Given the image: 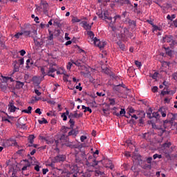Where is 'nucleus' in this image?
<instances>
[{
  "instance_id": "4468645a",
  "label": "nucleus",
  "mask_w": 177,
  "mask_h": 177,
  "mask_svg": "<svg viewBox=\"0 0 177 177\" xmlns=\"http://www.w3.org/2000/svg\"><path fill=\"white\" fill-rule=\"evenodd\" d=\"M114 24H115V21H111V22H109V27L111 28L113 32H115V31H117V27H115Z\"/></svg>"
},
{
  "instance_id": "49530a36",
  "label": "nucleus",
  "mask_w": 177,
  "mask_h": 177,
  "mask_svg": "<svg viewBox=\"0 0 177 177\" xmlns=\"http://www.w3.org/2000/svg\"><path fill=\"white\" fill-rule=\"evenodd\" d=\"M153 160H156V158H162V155H160L158 153H155L153 156Z\"/></svg>"
},
{
  "instance_id": "f8f14e48",
  "label": "nucleus",
  "mask_w": 177,
  "mask_h": 177,
  "mask_svg": "<svg viewBox=\"0 0 177 177\" xmlns=\"http://www.w3.org/2000/svg\"><path fill=\"white\" fill-rule=\"evenodd\" d=\"M5 145L9 147L10 146H17V142L16 140L10 141L9 140H7L5 142Z\"/></svg>"
},
{
  "instance_id": "6ab92c4d",
  "label": "nucleus",
  "mask_w": 177,
  "mask_h": 177,
  "mask_svg": "<svg viewBox=\"0 0 177 177\" xmlns=\"http://www.w3.org/2000/svg\"><path fill=\"white\" fill-rule=\"evenodd\" d=\"M164 49L167 56H172V50L169 49V47H164Z\"/></svg>"
},
{
  "instance_id": "864d4df0",
  "label": "nucleus",
  "mask_w": 177,
  "mask_h": 177,
  "mask_svg": "<svg viewBox=\"0 0 177 177\" xmlns=\"http://www.w3.org/2000/svg\"><path fill=\"white\" fill-rule=\"evenodd\" d=\"M136 110H135L133 108H132V107H130V108H129V114H132L133 113H136Z\"/></svg>"
},
{
  "instance_id": "774afa93",
  "label": "nucleus",
  "mask_w": 177,
  "mask_h": 177,
  "mask_svg": "<svg viewBox=\"0 0 177 177\" xmlns=\"http://www.w3.org/2000/svg\"><path fill=\"white\" fill-rule=\"evenodd\" d=\"M151 161H153V158L149 157L148 158H147V164L151 165Z\"/></svg>"
},
{
  "instance_id": "79ce46f5",
  "label": "nucleus",
  "mask_w": 177,
  "mask_h": 177,
  "mask_svg": "<svg viewBox=\"0 0 177 177\" xmlns=\"http://www.w3.org/2000/svg\"><path fill=\"white\" fill-rule=\"evenodd\" d=\"M71 171H72V174H77V169H78V167H77V166H72L71 167Z\"/></svg>"
},
{
  "instance_id": "5701e85b",
  "label": "nucleus",
  "mask_w": 177,
  "mask_h": 177,
  "mask_svg": "<svg viewBox=\"0 0 177 177\" xmlns=\"http://www.w3.org/2000/svg\"><path fill=\"white\" fill-rule=\"evenodd\" d=\"M22 35H24V37H31V30H23Z\"/></svg>"
},
{
  "instance_id": "8fccbe9b",
  "label": "nucleus",
  "mask_w": 177,
  "mask_h": 177,
  "mask_svg": "<svg viewBox=\"0 0 177 177\" xmlns=\"http://www.w3.org/2000/svg\"><path fill=\"white\" fill-rule=\"evenodd\" d=\"M158 133L160 135V136H162V133H164V132H165V129H162V128H158Z\"/></svg>"
},
{
  "instance_id": "09e8293b",
  "label": "nucleus",
  "mask_w": 177,
  "mask_h": 177,
  "mask_svg": "<svg viewBox=\"0 0 177 177\" xmlns=\"http://www.w3.org/2000/svg\"><path fill=\"white\" fill-rule=\"evenodd\" d=\"M131 171H133V172H134L135 174H138V166L135 165L133 167H131Z\"/></svg>"
},
{
  "instance_id": "0e129e2a",
  "label": "nucleus",
  "mask_w": 177,
  "mask_h": 177,
  "mask_svg": "<svg viewBox=\"0 0 177 177\" xmlns=\"http://www.w3.org/2000/svg\"><path fill=\"white\" fill-rule=\"evenodd\" d=\"M61 117L63 118V121H67V115H66V113H62Z\"/></svg>"
},
{
  "instance_id": "5fc2aeb1",
  "label": "nucleus",
  "mask_w": 177,
  "mask_h": 177,
  "mask_svg": "<svg viewBox=\"0 0 177 177\" xmlns=\"http://www.w3.org/2000/svg\"><path fill=\"white\" fill-rule=\"evenodd\" d=\"M72 21H73V23H80V21H81V19H78V18H77V17H73V18L72 19Z\"/></svg>"
},
{
  "instance_id": "c03bdc74",
  "label": "nucleus",
  "mask_w": 177,
  "mask_h": 177,
  "mask_svg": "<svg viewBox=\"0 0 177 177\" xmlns=\"http://www.w3.org/2000/svg\"><path fill=\"white\" fill-rule=\"evenodd\" d=\"M105 46H106V41H100L99 46H98V48H100V49H102Z\"/></svg>"
},
{
  "instance_id": "680f3d73",
  "label": "nucleus",
  "mask_w": 177,
  "mask_h": 177,
  "mask_svg": "<svg viewBox=\"0 0 177 177\" xmlns=\"http://www.w3.org/2000/svg\"><path fill=\"white\" fill-rule=\"evenodd\" d=\"M3 79H4V81H6H6H9V80L11 82H13V81H14L13 78L9 77H4Z\"/></svg>"
},
{
  "instance_id": "4be33fe9",
  "label": "nucleus",
  "mask_w": 177,
  "mask_h": 177,
  "mask_svg": "<svg viewBox=\"0 0 177 177\" xmlns=\"http://www.w3.org/2000/svg\"><path fill=\"white\" fill-rule=\"evenodd\" d=\"M34 43L36 46H42V45H44V40L39 41L38 40L34 39Z\"/></svg>"
},
{
  "instance_id": "de8ad7c7",
  "label": "nucleus",
  "mask_w": 177,
  "mask_h": 177,
  "mask_svg": "<svg viewBox=\"0 0 177 177\" xmlns=\"http://www.w3.org/2000/svg\"><path fill=\"white\" fill-rule=\"evenodd\" d=\"M73 64H75V66H77V67H80L81 66V62L80 61H75L74 62L73 60H71Z\"/></svg>"
},
{
  "instance_id": "c9c22d12",
  "label": "nucleus",
  "mask_w": 177,
  "mask_h": 177,
  "mask_svg": "<svg viewBox=\"0 0 177 177\" xmlns=\"http://www.w3.org/2000/svg\"><path fill=\"white\" fill-rule=\"evenodd\" d=\"M41 120H38L39 124H40L41 125H42V124H48V120H46V119L43 118Z\"/></svg>"
},
{
  "instance_id": "ea45409f",
  "label": "nucleus",
  "mask_w": 177,
  "mask_h": 177,
  "mask_svg": "<svg viewBox=\"0 0 177 177\" xmlns=\"http://www.w3.org/2000/svg\"><path fill=\"white\" fill-rule=\"evenodd\" d=\"M0 88H1V91H3V92H6V91L8 89V86L5 85V84H1Z\"/></svg>"
},
{
  "instance_id": "c756f323",
  "label": "nucleus",
  "mask_w": 177,
  "mask_h": 177,
  "mask_svg": "<svg viewBox=\"0 0 177 177\" xmlns=\"http://www.w3.org/2000/svg\"><path fill=\"white\" fill-rule=\"evenodd\" d=\"M31 167V164L28 162V164L22 167V174L24 175V171H27V168Z\"/></svg>"
},
{
  "instance_id": "338daca9",
  "label": "nucleus",
  "mask_w": 177,
  "mask_h": 177,
  "mask_svg": "<svg viewBox=\"0 0 177 177\" xmlns=\"http://www.w3.org/2000/svg\"><path fill=\"white\" fill-rule=\"evenodd\" d=\"M43 10L45 12H48V4H44L43 5Z\"/></svg>"
},
{
  "instance_id": "bb28decb",
  "label": "nucleus",
  "mask_w": 177,
  "mask_h": 177,
  "mask_svg": "<svg viewBox=\"0 0 177 177\" xmlns=\"http://www.w3.org/2000/svg\"><path fill=\"white\" fill-rule=\"evenodd\" d=\"M176 17V15L175 14L171 15V16L169 15L167 16V20H169L170 21H172L174 19H175Z\"/></svg>"
},
{
  "instance_id": "412c9836",
  "label": "nucleus",
  "mask_w": 177,
  "mask_h": 177,
  "mask_svg": "<svg viewBox=\"0 0 177 177\" xmlns=\"http://www.w3.org/2000/svg\"><path fill=\"white\" fill-rule=\"evenodd\" d=\"M117 45H118L120 49H121V50H125V45L124 44H122V42L121 41H118L117 43Z\"/></svg>"
},
{
  "instance_id": "ddd939ff",
  "label": "nucleus",
  "mask_w": 177,
  "mask_h": 177,
  "mask_svg": "<svg viewBox=\"0 0 177 177\" xmlns=\"http://www.w3.org/2000/svg\"><path fill=\"white\" fill-rule=\"evenodd\" d=\"M137 116H138V118H145L146 113H145V111H136Z\"/></svg>"
},
{
  "instance_id": "9d476101",
  "label": "nucleus",
  "mask_w": 177,
  "mask_h": 177,
  "mask_svg": "<svg viewBox=\"0 0 177 177\" xmlns=\"http://www.w3.org/2000/svg\"><path fill=\"white\" fill-rule=\"evenodd\" d=\"M167 109L166 107H161L158 109L159 113L162 115V117H167Z\"/></svg>"
},
{
  "instance_id": "a19ab883",
  "label": "nucleus",
  "mask_w": 177,
  "mask_h": 177,
  "mask_svg": "<svg viewBox=\"0 0 177 177\" xmlns=\"http://www.w3.org/2000/svg\"><path fill=\"white\" fill-rule=\"evenodd\" d=\"M87 35L90 37V38H91V39H93V38H95V34L93 31H88Z\"/></svg>"
},
{
  "instance_id": "7ed1b4c3",
  "label": "nucleus",
  "mask_w": 177,
  "mask_h": 177,
  "mask_svg": "<svg viewBox=\"0 0 177 177\" xmlns=\"http://www.w3.org/2000/svg\"><path fill=\"white\" fill-rule=\"evenodd\" d=\"M98 17L106 21V23H111L113 21V17L109 15V11H104L103 13H97Z\"/></svg>"
},
{
  "instance_id": "13d9d810",
  "label": "nucleus",
  "mask_w": 177,
  "mask_h": 177,
  "mask_svg": "<svg viewBox=\"0 0 177 177\" xmlns=\"http://www.w3.org/2000/svg\"><path fill=\"white\" fill-rule=\"evenodd\" d=\"M135 64L139 68L142 67V62L139 61H135Z\"/></svg>"
},
{
  "instance_id": "a878e982",
  "label": "nucleus",
  "mask_w": 177,
  "mask_h": 177,
  "mask_svg": "<svg viewBox=\"0 0 177 177\" xmlns=\"http://www.w3.org/2000/svg\"><path fill=\"white\" fill-rule=\"evenodd\" d=\"M69 123H70V129H74V125H75V121H74V119H69Z\"/></svg>"
},
{
  "instance_id": "f03ea898",
  "label": "nucleus",
  "mask_w": 177,
  "mask_h": 177,
  "mask_svg": "<svg viewBox=\"0 0 177 177\" xmlns=\"http://www.w3.org/2000/svg\"><path fill=\"white\" fill-rule=\"evenodd\" d=\"M162 42V44H165V42H167V44H170L169 45L171 49L174 48V46H175V45H177V42L175 40V39H174V36L171 35H165V36H163Z\"/></svg>"
},
{
  "instance_id": "f3484780",
  "label": "nucleus",
  "mask_w": 177,
  "mask_h": 177,
  "mask_svg": "<svg viewBox=\"0 0 177 177\" xmlns=\"http://www.w3.org/2000/svg\"><path fill=\"white\" fill-rule=\"evenodd\" d=\"M15 85V89H21L23 86H24V82H21L20 81H17Z\"/></svg>"
},
{
  "instance_id": "a211bd4d",
  "label": "nucleus",
  "mask_w": 177,
  "mask_h": 177,
  "mask_svg": "<svg viewBox=\"0 0 177 177\" xmlns=\"http://www.w3.org/2000/svg\"><path fill=\"white\" fill-rule=\"evenodd\" d=\"M68 118L71 120H74V118H77V111H74V113H69Z\"/></svg>"
},
{
  "instance_id": "2f4dec72",
  "label": "nucleus",
  "mask_w": 177,
  "mask_h": 177,
  "mask_svg": "<svg viewBox=\"0 0 177 177\" xmlns=\"http://www.w3.org/2000/svg\"><path fill=\"white\" fill-rule=\"evenodd\" d=\"M125 109H121V111H120V115H121V117H127V118H129V117L125 115Z\"/></svg>"
},
{
  "instance_id": "473e14b6",
  "label": "nucleus",
  "mask_w": 177,
  "mask_h": 177,
  "mask_svg": "<svg viewBox=\"0 0 177 177\" xmlns=\"http://www.w3.org/2000/svg\"><path fill=\"white\" fill-rule=\"evenodd\" d=\"M104 175V172L101 171L100 170L95 171V176H103Z\"/></svg>"
},
{
  "instance_id": "20e7f679",
  "label": "nucleus",
  "mask_w": 177,
  "mask_h": 177,
  "mask_svg": "<svg viewBox=\"0 0 177 177\" xmlns=\"http://www.w3.org/2000/svg\"><path fill=\"white\" fill-rule=\"evenodd\" d=\"M66 161V156L64 155H57L51 159V162L56 164L57 162H64Z\"/></svg>"
},
{
  "instance_id": "39448f33",
  "label": "nucleus",
  "mask_w": 177,
  "mask_h": 177,
  "mask_svg": "<svg viewBox=\"0 0 177 177\" xmlns=\"http://www.w3.org/2000/svg\"><path fill=\"white\" fill-rule=\"evenodd\" d=\"M167 118L169 120H164V124H170V125H173L174 124V121H175L176 118V116L175 115V114L174 113H169L167 114Z\"/></svg>"
},
{
  "instance_id": "f257e3e1",
  "label": "nucleus",
  "mask_w": 177,
  "mask_h": 177,
  "mask_svg": "<svg viewBox=\"0 0 177 177\" xmlns=\"http://www.w3.org/2000/svg\"><path fill=\"white\" fill-rule=\"evenodd\" d=\"M81 156L83 159L84 158V160H86V165L87 167H96V165H97V164H99V162H103V160L97 161L96 157L95 156V155L88 156V159H87L86 154L85 153L84 151L82 152Z\"/></svg>"
},
{
  "instance_id": "393cba45",
  "label": "nucleus",
  "mask_w": 177,
  "mask_h": 177,
  "mask_svg": "<svg viewBox=\"0 0 177 177\" xmlns=\"http://www.w3.org/2000/svg\"><path fill=\"white\" fill-rule=\"evenodd\" d=\"M142 168L143 169H151V165L145 162L143 164Z\"/></svg>"
},
{
  "instance_id": "423d86ee",
  "label": "nucleus",
  "mask_w": 177,
  "mask_h": 177,
  "mask_svg": "<svg viewBox=\"0 0 177 177\" xmlns=\"http://www.w3.org/2000/svg\"><path fill=\"white\" fill-rule=\"evenodd\" d=\"M17 109V107H16L15 106V102L14 101H12L10 102H9L8 111L10 113H15V111H16Z\"/></svg>"
},
{
  "instance_id": "e433bc0d",
  "label": "nucleus",
  "mask_w": 177,
  "mask_h": 177,
  "mask_svg": "<svg viewBox=\"0 0 177 177\" xmlns=\"http://www.w3.org/2000/svg\"><path fill=\"white\" fill-rule=\"evenodd\" d=\"M109 100L110 102L109 104L111 106H115V99H114V98H109Z\"/></svg>"
},
{
  "instance_id": "9b49d317",
  "label": "nucleus",
  "mask_w": 177,
  "mask_h": 177,
  "mask_svg": "<svg viewBox=\"0 0 177 177\" xmlns=\"http://www.w3.org/2000/svg\"><path fill=\"white\" fill-rule=\"evenodd\" d=\"M104 162L106 163L105 165L106 168H110V169H114V165H113L111 160H105Z\"/></svg>"
},
{
  "instance_id": "e2e57ef3",
  "label": "nucleus",
  "mask_w": 177,
  "mask_h": 177,
  "mask_svg": "<svg viewBox=\"0 0 177 177\" xmlns=\"http://www.w3.org/2000/svg\"><path fill=\"white\" fill-rule=\"evenodd\" d=\"M169 93H171V91H161V95H162V96H164L165 95H169Z\"/></svg>"
},
{
  "instance_id": "cd10ccee",
  "label": "nucleus",
  "mask_w": 177,
  "mask_h": 177,
  "mask_svg": "<svg viewBox=\"0 0 177 177\" xmlns=\"http://www.w3.org/2000/svg\"><path fill=\"white\" fill-rule=\"evenodd\" d=\"M93 42H94V45H95V46H98L99 45H100V40L99 39H97V37H95L93 39Z\"/></svg>"
},
{
  "instance_id": "72a5a7b5",
  "label": "nucleus",
  "mask_w": 177,
  "mask_h": 177,
  "mask_svg": "<svg viewBox=\"0 0 177 177\" xmlns=\"http://www.w3.org/2000/svg\"><path fill=\"white\" fill-rule=\"evenodd\" d=\"M19 68H20V66H19V65L15 64L13 72H12V74H15V73H18Z\"/></svg>"
},
{
  "instance_id": "603ef678",
  "label": "nucleus",
  "mask_w": 177,
  "mask_h": 177,
  "mask_svg": "<svg viewBox=\"0 0 177 177\" xmlns=\"http://www.w3.org/2000/svg\"><path fill=\"white\" fill-rule=\"evenodd\" d=\"M54 35L55 37H59V35H60V30L59 29L55 30Z\"/></svg>"
},
{
  "instance_id": "aec40b11",
  "label": "nucleus",
  "mask_w": 177,
  "mask_h": 177,
  "mask_svg": "<svg viewBox=\"0 0 177 177\" xmlns=\"http://www.w3.org/2000/svg\"><path fill=\"white\" fill-rule=\"evenodd\" d=\"M83 27L86 30H91V28H92V25H89L86 21H83Z\"/></svg>"
},
{
  "instance_id": "f704fd0d",
  "label": "nucleus",
  "mask_w": 177,
  "mask_h": 177,
  "mask_svg": "<svg viewBox=\"0 0 177 177\" xmlns=\"http://www.w3.org/2000/svg\"><path fill=\"white\" fill-rule=\"evenodd\" d=\"M138 122L140 127H143V125H145V118H139Z\"/></svg>"
},
{
  "instance_id": "6e6552de",
  "label": "nucleus",
  "mask_w": 177,
  "mask_h": 177,
  "mask_svg": "<svg viewBox=\"0 0 177 177\" xmlns=\"http://www.w3.org/2000/svg\"><path fill=\"white\" fill-rule=\"evenodd\" d=\"M128 24L132 30H135L136 28V21L129 19Z\"/></svg>"
},
{
  "instance_id": "c85d7f7f",
  "label": "nucleus",
  "mask_w": 177,
  "mask_h": 177,
  "mask_svg": "<svg viewBox=\"0 0 177 177\" xmlns=\"http://www.w3.org/2000/svg\"><path fill=\"white\" fill-rule=\"evenodd\" d=\"M152 113H153V110H151V108H149L147 112V117H148V118H149V120H151V118H152V117H151Z\"/></svg>"
},
{
  "instance_id": "2eb2a0df",
  "label": "nucleus",
  "mask_w": 177,
  "mask_h": 177,
  "mask_svg": "<svg viewBox=\"0 0 177 177\" xmlns=\"http://www.w3.org/2000/svg\"><path fill=\"white\" fill-rule=\"evenodd\" d=\"M61 21H62L57 19H54L53 26H56L57 27H58V28H60L63 26V24H62Z\"/></svg>"
},
{
  "instance_id": "6e6d98bb",
  "label": "nucleus",
  "mask_w": 177,
  "mask_h": 177,
  "mask_svg": "<svg viewBox=\"0 0 177 177\" xmlns=\"http://www.w3.org/2000/svg\"><path fill=\"white\" fill-rule=\"evenodd\" d=\"M21 35H23V32H18L17 34L15 35V37L17 38V39H19L20 38V37H21Z\"/></svg>"
},
{
  "instance_id": "3c124183",
  "label": "nucleus",
  "mask_w": 177,
  "mask_h": 177,
  "mask_svg": "<svg viewBox=\"0 0 177 177\" xmlns=\"http://www.w3.org/2000/svg\"><path fill=\"white\" fill-rule=\"evenodd\" d=\"M164 154L166 158H171V153L169 151H165Z\"/></svg>"
},
{
  "instance_id": "37998d69",
  "label": "nucleus",
  "mask_w": 177,
  "mask_h": 177,
  "mask_svg": "<svg viewBox=\"0 0 177 177\" xmlns=\"http://www.w3.org/2000/svg\"><path fill=\"white\" fill-rule=\"evenodd\" d=\"M75 162H77V164H82V160H81V158L76 156H75Z\"/></svg>"
},
{
  "instance_id": "69168bd1",
  "label": "nucleus",
  "mask_w": 177,
  "mask_h": 177,
  "mask_svg": "<svg viewBox=\"0 0 177 177\" xmlns=\"http://www.w3.org/2000/svg\"><path fill=\"white\" fill-rule=\"evenodd\" d=\"M152 92H153V93H156V92H158V87L157 86H153L151 88Z\"/></svg>"
},
{
  "instance_id": "58836bf2",
  "label": "nucleus",
  "mask_w": 177,
  "mask_h": 177,
  "mask_svg": "<svg viewBox=\"0 0 177 177\" xmlns=\"http://www.w3.org/2000/svg\"><path fill=\"white\" fill-rule=\"evenodd\" d=\"M40 71H41L43 77H46V75H48V72H45V68L41 67L40 69Z\"/></svg>"
},
{
  "instance_id": "bf43d9fd",
  "label": "nucleus",
  "mask_w": 177,
  "mask_h": 177,
  "mask_svg": "<svg viewBox=\"0 0 177 177\" xmlns=\"http://www.w3.org/2000/svg\"><path fill=\"white\" fill-rule=\"evenodd\" d=\"M157 77H158V73L155 72L152 75H151V78H153V80H157Z\"/></svg>"
},
{
  "instance_id": "a18cd8bd",
  "label": "nucleus",
  "mask_w": 177,
  "mask_h": 177,
  "mask_svg": "<svg viewBox=\"0 0 177 177\" xmlns=\"http://www.w3.org/2000/svg\"><path fill=\"white\" fill-rule=\"evenodd\" d=\"M151 117L152 118H158V117H160V114L158 112H153L152 113Z\"/></svg>"
},
{
  "instance_id": "4c0bfd02",
  "label": "nucleus",
  "mask_w": 177,
  "mask_h": 177,
  "mask_svg": "<svg viewBox=\"0 0 177 177\" xmlns=\"http://www.w3.org/2000/svg\"><path fill=\"white\" fill-rule=\"evenodd\" d=\"M17 128H24V127H26V124L18 122L17 123Z\"/></svg>"
},
{
  "instance_id": "0eeeda50",
  "label": "nucleus",
  "mask_w": 177,
  "mask_h": 177,
  "mask_svg": "<svg viewBox=\"0 0 177 177\" xmlns=\"http://www.w3.org/2000/svg\"><path fill=\"white\" fill-rule=\"evenodd\" d=\"M50 66V67L49 68V69L48 71V77H53V78H55V75L50 74V73H53L56 71V68H53V66H56V64H53Z\"/></svg>"
},
{
  "instance_id": "1a4fd4ad",
  "label": "nucleus",
  "mask_w": 177,
  "mask_h": 177,
  "mask_svg": "<svg viewBox=\"0 0 177 177\" xmlns=\"http://www.w3.org/2000/svg\"><path fill=\"white\" fill-rule=\"evenodd\" d=\"M34 139H35V136L34 135H30L28 138V140L30 144L28 145V147H32V143H34Z\"/></svg>"
},
{
  "instance_id": "b1692460",
  "label": "nucleus",
  "mask_w": 177,
  "mask_h": 177,
  "mask_svg": "<svg viewBox=\"0 0 177 177\" xmlns=\"http://www.w3.org/2000/svg\"><path fill=\"white\" fill-rule=\"evenodd\" d=\"M82 109L84 111V113H86V111H89L90 113H92V109L89 106H85V105L82 106Z\"/></svg>"
},
{
  "instance_id": "052dcab7",
  "label": "nucleus",
  "mask_w": 177,
  "mask_h": 177,
  "mask_svg": "<svg viewBox=\"0 0 177 177\" xmlns=\"http://www.w3.org/2000/svg\"><path fill=\"white\" fill-rule=\"evenodd\" d=\"M152 27H153V28H152L153 32H154V31H157V30H160V28H158V26H157L156 25H153Z\"/></svg>"
},
{
  "instance_id": "7c9ffc66",
  "label": "nucleus",
  "mask_w": 177,
  "mask_h": 177,
  "mask_svg": "<svg viewBox=\"0 0 177 177\" xmlns=\"http://www.w3.org/2000/svg\"><path fill=\"white\" fill-rule=\"evenodd\" d=\"M122 5H131L129 0H120Z\"/></svg>"
},
{
  "instance_id": "dca6fc26",
  "label": "nucleus",
  "mask_w": 177,
  "mask_h": 177,
  "mask_svg": "<svg viewBox=\"0 0 177 177\" xmlns=\"http://www.w3.org/2000/svg\"><path fill=\"white\" fill-rule=\"evenodd\" d=\"M113 91H115V92H118V93H121V85L113 84Z\"/></svg>"
},
{
  "instance_id": "4d7b16f0",
  "label": "nucleus",
  "mask_w": 177,
  "mask_h": 177,
  "mask_svg": "<svg viewBox=\"0 0 177 177\" xmlns=\"http://www.w3.org/2000/svg\"><path fill=\"white\" fill-rule=\"evenodd\" d=\"M172 144L171 142H165L162 145L163 147L165 149L169 147Z\"/></svg>"
}]
</instances>
